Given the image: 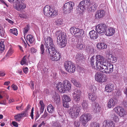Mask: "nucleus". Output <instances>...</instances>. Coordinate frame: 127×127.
Returning <instances> with one entry per match:
<instances>
[{"label": "nucleus", "instance_id": "obj_1", "mask_svg": "<svg viewBox=\"0 0 127 127\" xmlns=\"http://www.w3.org/2000/svg\"><path fill=\"white\" fill-rule=\"evenodd\" d=\"M57 36V42L61 47H64L66 45V33L61 31H58L55 33Z\"/></svg>", "mask_w": 127, "mask_h": 127}, {"label": "nucleus", "instance_id": "obj_2", "mask_svg": "<svg viewBox=\"0 0 127 127\" xmlns=\"http://www.w3.org/2000/svg\"><path fill=\"white\" fill-rule=\"evenodd\" d=\"M99 67L101 72L106 74L111 73L113 70V64L109 63H104L102 65H99Z\"/></svg>", "mask_w": 127, "mask_h": 127}, {"label": "nucleus", "instance_id": "obj_3", "mask_svg": "<svg viewBox=\"0 0 127 127\" xmlns=\"http://www.w3.org/2000/svg\"><path fill=\"white\" fill-rule=\"evenodd\" d=\"M43 11L44 15L47 17H54L58 14L57 10H53L49 5H46L44 7Z\"/></svg>", "mask_w": 127, "mask_h": 127}, {"label": "nucleus", "instance_id": "obj_4", "mask_svg": "<svg viewBox=\"0 0 127 127\" xmlns=\"http://www.w3.org/2000/svg\"><path fill=\"white\" fill-rule=\"evenodd\" d=\"M81 109V107L77 105H74L71 107L69 110V113L71 118L73 119L78 117Z\"/></svg>", "mask_w": 127, "mask_h": 127}, {"label": "nucleus", "instance_id": "obj_5", "mask_svg": "<svg viewBox=\"0 0 127 127\" xmlns=\"http://www.w3.org/2000/svg\"><path fill=\"white\" fill-rule=\"evenodd\" d=\"M52 50L48 52L50 59L53 61H57L59 60L61 57V54L58 52L56 48H53Z\"/></svg>", "mask_w": 127, "mask_h": 127}, {"label": "nucleus", "instance_id": "obj_6", "mask_svg": "<svg viewBox=\"0 0 127 127\" xmlns=\"http://www.w3.org/2000/svg\"><path fill=\"white\" fill-rule=\"evenodd\" d=\"M70 31L73 35L77 37L81 38L84 36V32L81 29L73 27L70 28Z\"/></svg>", "mask_w": 127, "mask_h": 127}, {"label": "nucleus", "instance_id": "obj_7", "mask_svg": "<svg viewBox=\"0 0 127 127\" xmlns=\"http://www.w3.org/2000/svg\"><path fill=\"white\" fill-rule=\"evenodd\" d=\"M92 118V116L90 113H84L80 117V121L82 122V125L84 127H87V123L91 120Z\"/></svg>", "mask_w": 127, "mask_h": 127}, {"label": "nucleus", "instance_id": "obj_8", "mask_svg": "<svg viewBox=\"0 0 127 127\" xmlns=\"http://www.w3.org/2000/svg\"><path fill=\"white\" fill-rule=\"evenodd\" d=\"M46 47L48 48V52L52 50L53 48H56L55 45L53 43L52 38L50 37H48L45 38Z\"/></svg>", "mask_w": 127, "mask_h": 127}, {"label": "nucleus", "instance_id": "obj_9", "mask_svg": "<svg viewBox=\"0 0 127 127\" xmlns=\"http://www.w3.org/2000/svg\"><path fill=\"white\" fill-rule=\"evenodd\" d=\"M64 66L65 70L69 73H74L75 71V67L74 64L70 61H66L64 63Z\"/></svg>", "mask_w": 127, "mask_h": 127}, {"label": "nucleus", "instance_id": "obj_10", "mask_svg": "<svg viewBox=\"0 0 127 127\" xmlns=\"http://www.w3.org/2000/svg\"><path fill=\"white\" fill-rule=\"evenodd\" d=\"M74 6V3L73 2L70 1L66 2L63 6L64 12L69 13L72 12Z\"/></svg>", "mask_w": 127, "mask_h": 127}, {"label": "nucleus", "instance_id": "obj_11", "mask_svg": "<svg viewBox=\"0 0 127 127\" xmlns=\"http://www.w3.org/2000/svg\"><path fill=\"white\" fill-rule=\"evenodd\" d=\"M87 1L86 2V0H84L80 2L79 5L76 8L77 13L79 14H82L88 4Z\"/></svg>", "mask_w": 127, "mask_h": 127}, {"label": "nucleus", "instance_id": "obj_12", "mask_svg": "<svg viewBox=\"0 0 127 127\" xmlns=\"http://www.w3.org/2000/svg\"><path fill=\"white\" fill-rule=\"evenodd\" d=\"M95 80L98 82L102 83L105 82L107 78L106 75L100 72H97L95 75Z\"/></svg>", "mask_w": 127, "mask_h": 127}, {"label": "nucleus", "instance_id": "obj_13", "mask_svg": "<svg viewBox=\"0 0 127 127\" xmlns=\"http://www.w3.org/2000/svg\"><path fill=\"white\" fill-rule=\"evenodd\" d=\"M114 111L121 117H124L126 115V112L124 108L121 107L117 106L114 109Z\"/></svg>", "mask_w": 127, "mask_h": 127}, {"label": "nucleus", "instance_id": "obj_14", "mask_svg": "<svg viewBox=\"0 0 127 127\" xmlns=\"http://www.w3.org/2000/svg\"><path fill=\"white\" fill-rule=\"evenodd\" d=\"M96 62L95 64L96 67L98 68L99 65H102L104 63H106L104 62L105 58L104 57L100 55H97L96 57Z\"/></svg>", "mask_w": 127, "mask_h": 127}, {"label": "nucleus", "instance_id": "obj_15", "mask_svg": "<svg viewBox=\"0 0 127 127\" xmlns=\"http://www.w3.org/2000/svg\"><path fill=\"white\" fill-rule=\"evenodd\" d=\"M86 2L87 1L88 4L87 5L86 8L89 12H94L95 11L97 8V6L95 4L93 5L90 2V0H86Z\"/></svg>", "mask_w": 127, "mask_h": 127}, {"label": "nucleus", "instance_id": "obj_16", "mask_svg": "<svg viewBox=\"0 0 127 127\" xmlns=\"http://www.w3.org/2000/svg\"><path fill=\"white\" fill-rule=\"evenodd\" d=\"M81 93V91L80 89H77L75 90V92L72 93V96L75 101L78 102L80 100Z\"/></svg>", "mask_w": 127, "mask_h": 127}, {"label": "nucleus", "instance_id": "obj_17", "mask_svg": "<svg viewBox=\"0 0 127 127\" xmlns=\"http://www.w3.org/2000/svg\"><path fill=\"white\" fill-rule=\"evenodd\" d=\"M68 87L66 88L64 87V85H63V83H61V82H59L56 84V87L58 90L61 92L64 93L66 91V90L69 89L70 88V85L68 84Z\"/></svg>", "mask_w": 127, "mask_h": 127}, {"label": "nucleus", "instance_id": "obj_18", "mask_svg": "<svg viewBox=\"0 0 127 127\" xmlns=\"http://www.w3.org/2000/svg\"><path fill=\"white\" fill-rule=\"evenodd\" d=\"M107 28L106 25L104 24L98 25L96 27L95 30L99 33L101 34L104 32Z\"/></svg>", "mask_w": 127, "mask_h": 127}, {"label": "nucleus", "instance_id": "obj_19", "mask_svg": "<svg viewBox=\"0 0 127 127\" xmlns=\"http://www.w3.org/2000/svg\"><path fill=\"white\" fill-rule=\"evenodd\" d=\"M16 5L14 6V8L18 11H22L26 7V4L23 2L19 1V3L17 2Z\"/></svg>", "mask_w": 127, "mask_h": 127}, {"label": "nucleus", "instance_id": "obj_20", "mask_svg": "<svg viewBox=\"0 0 127 127\" xmlns=\"http://www.w3.org/2000/svg\"><path fill=\"white\" fill-rule=\"evenodd\" d=\"M115 29L113 27H109L104 31L105 35L107 36H111L113 35L115 33Z\"/></svg>", "mask_w": 127, "mask_h": 127}, {"label": "nucleus", "instance_id": "obj_21", "mask_svg": "<svg viewBox=\"0 0 127 127\" xmlns=\"http://www.w3.org/2000/svg\"><path fill=\"white\" fill-rule=\"evenodd\" d=\"M105 11L102 10H97L96 13L95 17L97 19H100L104 16L105 14Z\"/></svg>", "mask_w": 127, "mask_h": 127}, {"label": "nucleus", "instance_id": "obj_22", "mask_svg": "<svg viewBox=\"0 0 127 127\" xmlns=\"http://www.w3.org/2000/svg\"><path fill=\"white\" fill-rule=\"evenodd\" d=\"M103 125L104 127H115V123L111 120L108 122L107 120L104 121L103 122Z\"/></svg>", "mask_w": 127, "mask_h": 127}, {"label": "nucleus", "instance_id": "obj_23", "mask_svg": "<svg viewBox=\"0 0 127 127\" xmlns=\"http://www.w3.org/2000/svg\"><path fill=\"white\" fill-rule=\"evenodd\" d=\"M116 103V100L114 98H110L108 101L107 106L109 108L114 107Z\"/></svg>", "mask_w": 127, "mask_h": 127}, {"label": "nucleus", "instance_id": "obj_24", "mask_svg": "<svg viewBox=\"0 0 127 127\" xmlns=\"http://www.w3.org/2000/svg\"><path fill=\"white\" fill-rule=\"evenodd\" d=\"M114 89L113 85L110 84L107 85L105 87V90L107 92H110L113 91Z\"/></svg>", "mask_w": 127, "mask_h": 127}, {"label": "nucleus", "instance_id": "obj_25", "mask_svg": "<svg viewBox=\"0 0 127 127\" xmlns=\"http://www.w3.org/2000/svg\"><path fill=\"white\" fill-rule=\"evenodd\" d=\"M90 38L92 39H95L98 37V35L97 32L94 30L90 31L89 32Z\"/></svg>", "mask_w": 127, "mask_h": 127}, {"label": "nucleus", "instance_id": "obj_26", "mask_svg": "<svg viewBox=\"0 0 127 127\" xmlns=\"http://www.w3.org/2000/svg\"><path fill=\"white\" fill-rule=\"evenodd\" d=\"M52 98L54 101L56 103H58L60 100L59 95L55 92H54L52 95Z\"/></svg>", "mask_w": 127, "mask_h": 127}, {"label": "nucleus", "instance_id": "obj_27", "mask_svg": "<svg viewBox=\"0 0 127 127\" xmlns=\"http://www.w3.org/2000/svg\"><path fill=\"white\" fill-rule=\"evenodd\" d=\"M88 95L89 98L92 101H95L97 97L95 93H89Z\"/></svg>", "mask_w": 127, "mask_h": 127}, {"label": "nucleus", "instance_id": "obj_28", "mask_svg": "<svg viewBox=\"0 0 127 127\" xmlns=\"http://www.w3.org/2000/svg\"><path fill=\"white\" fill-rule=\"evenodd\" d=\"M26 38L27 41L31 44L34 43L35 42V40L34 36L31 35L29 34L27 35Z\"/></svg>", "mask_w": 127, "mask_h": 127}, {"label": "nucleus", "instance_id": "obj_29", "mask_svg": "<svg viewBox=\"0 0 127 127\" xmlns=\"http://www.w3.org/2000/svg\"><path fill=\"white\" fill-rule=\"evenodd\" d=\"M93 108L94 112L95 113L97 112H99L101 109V107L99 106L98 104L96 103H95L93 105Z\"/></svg>", "mask_w": 127, "mask_h": 127}, {"label": "nucleus", "instance_id": "obj_30", "mask_svg": "<svg viewBox=\"0 0 127 127\" xmlns=\"http://www.w3.org/2000/svg\"><path fill=\"white\" fill-rule=\"evenodd\" d=\"M96 47L98 49H102L106 48L107 45L104 43H99L97 44Z\"/></svg>", "mask_w": 127, "mask_h": 127}, {"label": "nucleus", "instance_id": "obj_31", "mask_svg": "<svg viewBox=\"0 0 127 127\" xmlns=\"http://www.w3.org/2000/svg\"><path fill=\"white\" fill-rule=\"evenodd\" d=\"M82 108L84 110H86L88 108V102L85 100H83L81 104Z\"/></svg>", "mask_w": 127, "mask_h": 127}, {"label": "nucleus", "instance_id": "obj_32", "mask_svg": "<svg viewBox=\"0 0 127 127\" xmlns=\"http://www.w3.org/2000/svg\"><path fill=\"white\" fill-rule=\"evenodd\" d=\"M63 85H64V87L66 88L68 87V84L70 85V88L69 89H67L66 90V91L67 90L68 91H69L70 90L71 88V85L69 81L67 80H64L63 81Z\"/></svg>", "mask_w": 127, "mask_h": 127}, {"label": "nucleus", "instance_id": "obj_33", "mask_svg": "<svg viewBox=\"0 0 127 127\" xmlns=\"http://www.w3.org/2000/svg\"><path fill=\"white\" fill-rule=\"evenodd\" d=\"M47 111L50 113H52L54 112V108L51 104L47 106Z\"/></svg>", "mask_w": 127, "mask_h": 127}, {"label": "nucleus", "instance_id": "obj_34", "mask_svg": "<svg viewBox=\"0 0 127 127\" xmlns=\"http://www.w3.org/2000/svg\"><path fill=\"white\" fill-rule=\"evenodd\" d=\"M71 80L72 83H73L74 86L79 87H80L81 86V84L79 82H77L75 79L72 78Z\"/></svg>", "mask_w": 127, "mask_h": 127}, {"label": "nucleus", "instance_id": "obj_35", "mask_svg": "<svg viewBox=\"0 0 127 127\" xmlns=\"http://www.w3.org/2000/svg\"><path fill=\"white\" fill-rule=\"evenodd\" d=\"M85 47V44L81 42H79L77 45V48L79 49L83 50Z\"/></svg>", "mask_w": 127, "mask_h": 127}, {"label": "nucleus", "instance_id": "obj_36", "mask_svg": "<svg viewBox=\"0 0 127 127\" xmlns=\"http://www.w3.org/2000/svg\"><path fill=\"white\" fill-rule=\"evenodd\" d=\"M5 46L4 41H1L0 42V53L3 51L5 49Z\"/></svg>", "mask_w": 127, "mask_h": 127}, {"label": "nucleus", "instance_id": "obj_37", "mask_svg": "<svg viewBox=\"0 0 127 127\" xmlns=\"http://www.w3.org/2000/svg\"><path fill=\"white\" fill-rule=\"evenodd\" d=\"M63 101L66 102H69L71 99L70 97L66 95H64L62 97Z\"/></svg>", "mask_w": 127, "mask_h": 127}, {"label": "nucleus", "instance_id": "obj_38", "mask_svg": "<svg viewBox=\"0 0 127 127\" xmlns=\"http://www.w3.org/2000/svg\"><path fill=\"white\" fill-rule=\"evenodd\" d=\"M111 118L112 120L115 122H118L119 121V118L118 116L115 114H113L111 115Z\"/></svg>", "mask_w": 127, "mask_h": 127}, {"label": "nucleus", "instance_id": "obj_39", "mask_svg": "<svg viewBox=\"0 0 127 127\" xmlns=\"http://www.w3.org/2000/svg\"><path fill=\"white\" fill-rule=\"evenodd\" d=\"M40 54L41 57H42V55L44 54V46L42 44H41L40 46Z\"/></svg>", "mask_w": 127, "mask_h": 127}, {"label": "nucleus", "instance_id": "obj_40", "mask_svg": "<svg viewBox=\"0 0 127 127\" xmlns=\"http://www.w3.org/2000/svg\"><path fill=\"white\" fill-rule=\"evenodd\" d=\"M15 120L18 122L20 121L22 119L20 113H18L14 116Z\"/></svg>", "mask_w": 127, "mask_h": 127}, {"label": "nucleus", "instance_id": "obj_41", "mask_svg": "<svg viewBox=\"0 0 127 127\" xmlns=\"http://www.w3.org/2000/svg\"><path fill=\"white\" fill-rule=\"evenodd\" d=\"M63 24V20L61 18H59L56 20L55 24L57 26H60Z\"/></svg>", "mask_w": 127, "mask_h": 127}, {"label": "nucleus", "instance_id": "obj_42", "mask_svg": "<svg viewBox=\"0 0 127 127\" xmlns=\"http://www.w3.org/2000/svg\"><path fill=\"white\" fill-rule=\"evenodd\" d=\"M91 127H100L99 124L96 122H93L90 124Z\"/></svg>", "mask_w": 127, "mask_h": 127}, {"label": "nucleus", "instance_id": "obj_43", "mask_svg": "<svg viewBox=\"0 0 127 127\" xmlns=\"http://www.w3.org/2000/svg\"><path fill=\"white\" fill-rule=\"evenodd\" d=\"M10 31L12 34L16 35H17L18 34L17 30L16 29H11L10 30Z\"/></svg>", "mask_w": 127, "mask_h": 127}, {"label": "nucleus", "instance_id": "obj_44", "mask_svg": "<svg viewBox=\"0 0 127 127\" xmlns=\"http://www.w3.org/2000/svg\"><path fill=\"white\" fill-rule=\"evenodd\" d=\"M91 64L93 68L95 69V66L94 65V62H95V59L93 56L92 57L91 59Z\"/></svg>", "mask_w": 127, "mask_h": 127}, {"label": "nucleus", "instance_id": "obj_45", "mask_svg": "<svg viewBox=\"0 0 127 127\" xmlns=\"http://www.w3.org/2000/svg\"><path fill=\"white\" fill-rule=\"evenodd\" d=\"M29 30V26L28 25L27 26H26L24 28V36L26 35V33L28 32Z\"/></svg>", "mask_w": 127, "mask_h": 127}, {"label": "nucleus", "instance_id": "obj_46", "mask_svg": "<svg viewBox=\"0 0 127 127\" xmlns=\"http://www.w3.org/2000/svg\"><path fill=\"white\" fill-rule=\"evenodd\" d=\"M27 63V60L26 59L25 57L24 56L21 60L20 64L21 65H23Z\"/></svg>", "mask_w": 127, "mask_h": 127}, {"label": "nucleus", "instance_id": "obj_47", "mask_svg": "<svg viewBox=\"0 0 127 127\" xmlns=\"http://www.w3.org/2000/svg\"><path fill=\"white\" fill-rule=\"evenodd\" d=\"M113 56L111 55L108 54L107 60L109 62H112Z\"/></svg>", "mask_w": 127, "mask_h": 127}, {"label": "nucleus", "instance_id": "obj_48", "mask_svg": "<svg viewBox=\"0 0 127 127\" xmlns=\"http://www.w3.org/2000/svg\"><path fill=\"white\" fill-rule=\"evenodd\" d=\"M89 89L90 91H91V92H93L96 90L95 87L92 85H91L89 87Z\"/></svg>", "mask_w": 127, "mask_h": 127}, {"label": "nucleus", "instance_id": "obj_49", "mask_svg": "<svg viewBox=\"0 0 127 127\" xmlns=\"http://www.w3.org/2000/svg\"><path fill=\"white\" fill-rule=\"evenodd\" d=\"M5 34L4 30L3 28L0 30V35L2 37L4 36Z\"/></svg>", "mask_w": 127, "mask_h": 127}, {"label": "nucleus", "instance_id": "obj_50", "mask_svg": "<svg viewBox=\"0 0 127 127\" xmlns=\"http://www.w3.org/2000/svg\"><path fill=\"white\" fill-rule=\"evenodd\" d=\"M68 102L63 101V106L65 108H68L69 106V105Z\"/></svg>", "mask_w": 127, "mask_h": 127}, {"label": "nucleus", "instance_id": "obj_51", "mask_svg": "<svg viewBox=\"0 0 127 127\" xmlns=\"http://www.w3.org/2000/svg\"><path fill=\"white\" fill-rule=\"evenodd\" d=\"M74 125L76 127H79L80 126L79 122L77 120H76L74 122Z\"/></svg>", "mask_w": 127, "mask_h": 127}, {"label": "nucleus", "instance_id": "obj_52", "mask_svg": "<svg viewBox=\"0 0 127 127\" xmlns=\"http://www.w3.org/2000/svg\"><path fill=\"white\" fill-rule=\"evenodd\" d=\"M28 115V113L25 111H24L23 113L20 114V115L22 118L24 117H27Z\"/></svg>", "mask_w": 127, "mask_h": 127}, {"label": "nucleus", "instance_id": "obj_53", "mask_svg": "<svg viewBox=\"0 0 127 127\" xmlns=\"http://www.w3.org/2000/svg\"><path fill=\"white\" fill-rule=\"evenodd\" d=\"M9 2H13L15 1H16V2L17 3V2H18V3L19 2V1H20V2H24V1L25 0H8Z\"/></svg>", "mask_w": 127, "mask_h": 127}, {"label": "nucleus", "instance_id": "obj_54", "mask_svg": "<svg viewBox=\"0 0 127 127\" xmlns=\"http://www.w3.org/2000/svg\"><path fill=\"white\" fill-rule=\"evenodd\" d=\"M48 115V114L46 111L45 110V111L43 115H42L41 117V118H44L47 117Z\"/></svg>", "mask_w": 127, "mask_h": 127}, {"label": "nucleus", "instance_id": "obj_55", "mask_svg": "<svg viewBox=\"0 0 127 127\" xmlns=\"http://www.w3.org/2000/svg\"><path fill=\"white\" fill-rule=\"evenodd\" d=\"M117 58L113 56L112 63H114L117 61Z\"/></svg>", "mask_w": 127, "mask_h": 127}, {"label": "nucleus", "instance_id": "obj_56", "mask_svg": "<svg viewBox=\"0 0 127 127\" xmlns=\"http://www.w3.org/2000/svg\"><path fill=\"white\" fill-rule=\"evenodd\" d=\"M22 104H21V105L20 106H17L16 107V109L17 110H22L23 109V108L22 107Z\"/></svg>", "mask_w": 127, "mask_h": 127}, {"label": "nucleus", "instance_id": "obj_57", "mask_svg": "<svg viewBox=\"0 0 127 127\" xmlns=\"http://www.w3.org/2000/svg\"><path fill=\"white\" fill-rule=\"evenodd\" d=\"M13 51L12 49H11L10 48L8 52L7 55L8 56H10L13 53Z\"/></svg>", "mask_w": 127, "mask_h": 127}, {"label": "nucleus", "instance_id": "obj_58", "mask_svg": "<svg viewBox=\"0 0 127 127\" xmlns=\"http://www.w3.org/2000/svg\"><path fill=\"white\" fill-rule=\"evenodd\" d=\"M116 96H120L121 95V92L120 90H118L116 92Z\"/></svg>", "mask_w": 127, "mask_h": 127}, {"label": "nucleus", "instance_id": "obj_59", "mask_svg": "<svg viewBox=\"0 0 127 127\" xmlns=\"http://www.w3.org/2000/svg\"><path fill=\"white\" fill-rule=\"evenodd\" d=\"M48 66H47L46 67H44L43 68V70L45 73H46L48 72Z\"/></svg>", "mask_w": 127, "mask_h": 127}, {"label": "nucleus", "instance_id": "obj_60", "mask_svg": "<svg viewBox=\"0 0 127 127\" xmlns=\"http://www.w3.org/2000/svg\"><path fill=\"white\" fill-rule=\"evenodd\" d=\"M31 86V89L32 90H33L34 89V84L33 81H31L30 83V84Z\"/></svg>", "mask_w": 127, "mask_h": 127}, {"label": "nucleus", "instance_id": "obj_61", "mask_svg": "<svg viewBox=\"0 0 127 127\" xmlns=\"http://www.w3.org/2000/svg\"><path fill=\"white\" fill-rule=\"evenodd\" d=\"M23 69L24 72L26 74L27 73L28 71V68L26 67H23Z\"/></svg>", "mask_w": 127, "mask_h": 127}, {"label": "nucleus", "instance_id": "obj_62", "mask_svg": "<svg viewBox=\"0 0 127 127\" xmlns=\"http://www.w3.org/2000/svg\"><path fill=\"white\" fill-rule=\"evenodd\" d=\"M19 16L20 17L23 18H26L27 17L26 15L25 14L23 13L20 14Z\"/></svg>", "mask_w": 127, "mask_h": 127}, {"label": "nucleus", "instance_id": "obj_63", "mask_svg": "<svg viewBox=\"0 0 127 127\" xmlns=\"http://www.w3.org/2000/svg\"><path fill=\"white\" fill-rule=\"evenodd\" d=\"M12 124L13 126L16 127H18V123L15 121H13L12 123Z\"/></svg>", "mask_w": 127, "mask_h": 127}, {"label": "nucleus", "instance_id": "obj_64", "mask_svg": "<svg viewBox=\"0 0 127 127\" xmlns=\"http://www.w3.org/2000/svg\"><path fill=\"white\" fill-rule=\"evenodd\" d=\"M123 104L124 107H127V101L124 100L123 102Z\"/></svg>", "mask_w": 127, "mask_h": 127}]
</instances>
